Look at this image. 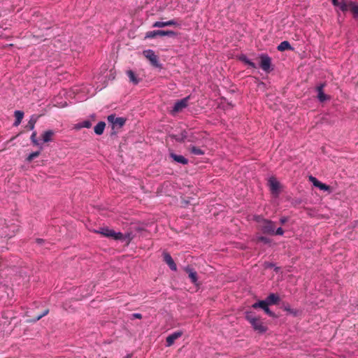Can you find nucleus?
I'll return each instance as SVG.
<instances>
[{
  "instance_id": "6",
  "label": "nucleus",
  "mask_w": 358,
  "mask_h": 358,
  "mask_svg": "<svg viewBox=\"0 0 358 358\" xmlns=\"http://www.w3.org/2000/svg\"><path fill=\"white\" fill-rule=\"evenodd\" d=\"M157 36H168L173 37V36H176V33L175 31H171V30H168V31L154 30V31H150L146 32L145 38H154Z\"/></svg>"
},
{
  "instance_id": "16",
  "label": "nucleus",
  "mask_w": 358,
  "mask_h": 358,
  "mask_svg": "<svg viewBox=\"0 0 358 358\" xmlns=\"http://www.w3.org/2000/svg\"><path fill=\"white\" fill-rule=\"evenodd\" d=\"M325 86V83H322L319 86L317 87V98L321 102H323L326 101L327 99H329V96H327L323 92V88Z\"/></svg>"
},
{
  "instance_id": "38",
  "label": "nucleus",
  "mask_w": 358,
  "mask_h": 358,
  "mask_svg": "<svg viewBox=\"0 0 358 358\" xmlns=\"http://www.w3.org/2000/svg\"><path fill=\"white\" fill-rule=\"evenodd\" d=\"M132 317H134V318H137V319H141L142 318V315L140 313H134L132 315Z\"/></svg>"
},
{
  "instance_id": "22",
  "label": "nucleus",
  "mask_w": 358,
  "mask_h": 358,
  "mask_svg": "<svg viewBox=\"0 0 358 358\" xmlns=\"http://www.w3.org/2000/svg\"><path fill=\"white\" fill-rule=\"evenodd\" d=\"M54 134L55 133L52 130L45 131L42 134V138H43V142L48 143V142L52 140V137L53 136Z\"/></svg>"
},
{
  "instance_id": "24",
  "label": "nucleus",
  "mask_w": 358,
  "mask_h": 358,
  "mask_svg": "<svg viewBox=\"0 0 358 358\" xmlns=\"http://www.w3.org/2000/svg\"><path fill=\"white\" fill-rule=\"evenodd\" d=\"M188 150L194 155H203L205 153L201 148L193 145H190Z\"/></svg>"
},
{
  "instance_id": "19",
  "label": "nucleus",
  "mask_w": 358,
  "mask_h": 358,
  "mask_svg": "<svg viewBox=\"0 0 358 358\" xmlns=\"http://www.w3.org/2000/svg\"><path fill=\"white\" fill-rule=\"evenodd\" d=\"M277 49L278 51L283 52L285 50H291L293 48L287 41H284L278 45Z\"/></svg>"
},
{
  "instance_id": "3",
  "label": "nucleus",
  "mask_w": 358,
  "mask_h": 358,
  "mask_svg": "<svg viewBox=\"0 0 358 358\" xmlns=\"http://www.w3.org/2000/svg\"><path fill=\"white\" fill-rule=\"evenodd\" d=\"M108 122L111 124L112 129L116 132L118 129L122 128L125 122L126 119L122 117H116L115 114H111L107 117Z\"/></svg>"
},
{
  "instance_id": "5",
  "label": "nucleus",
  "mask_w": 358,
  "mask_h": 358,
  "mask_svg": "<svg viewBox=\"0 0 358 358\" xmlns=\"http://www.w3.org/2000/svg\"><path fill=\"white\" fill-rule=\"evenodd\" d=\"M268 186L271 193L275 197H278L281 191V184L275 177L269 178L268 180Z\"/></svg>"
},
{
  "instance_id": "33",
  "label": "nucleus",
  "mask_w": 358,
  "mask_h": 358,
  "mask_svg": "<svg viewBox=\"0 0 358 358\" xmlns=\"http://www.w3.org/2000/svg\"><path fill=\"white\" fill-rule=\"evenodd\" d=\"M309 180L313 184V185L315 187H317L319 185V184L320 183V181H319L316 178L310 176L309 177Z\"/></svg>"
},
{
  "instance_id": "9",
  "label": "nucleus",
  "mask_w": 358,
  "mask_h": 358,
  "mask_svg": "<svg viewBox=\"0 0 358 358\" xmlns=\"http://www.w3.org/2000/svg\"><path fill=\"white\" fill-rule=\"evenodd\" d=\"M189 99V96H187L184 99H182L179 101H178L173 108V110H171V113L172 114H176V113H178L180 111H182L184 108H185L187 106H188V101Z\"/></svg>"
},
{
  "instance_id": "26",
  "label": "nucleus",
  "mask_w": 358,
  "mask_h": 358,
  "mask_svg": "<svg viewBox=\"0 0 358 358\" xmlns=\"http://www.w3.org/2000/svg\"><path fill=\"white\" fill-rule=\"evenodd\" d=\"M92 127V123L90 120H85L82 122H80L75 125V128L77 129H80L81 128H90Z\"/></svg>"
},
{
  "instance_id": "1",
  "label": "nucleus",
  "mask_w": 358,
  "mask_h": 358,
  "mask_svg": "<svg viewBox=\"0 0 358 358\" xmlns=\"http://www.w3.org/2000/svg\"><path fill=\"white\" fill-rule=\"evenodd\" d=\"M255 220L259 223V229L263 234L274 235L275 225L273 221L265 219L260 215L255 216Z\"/></svg>"
},
{
  "instance_id": "37",
  "label": "nucleus",
  "mask_w": 358,
  "mask_h": 358,
  "mask_svg": "<svg viewBox=\"0 0 358 358\" xmlns=\"http://www.w3.org/2000/svg\"><path fill=\"white\" fill-rule=\"evenodd\" d=\"M284 234V230L281 227H278L276 230H274V235L282 236Z\"/></svg>"
},
{
  "instance_id": "40",
  "label": "nucleus",
  "mask_w": 358,
  "mask_h": 358,
  "mask_svg": "<svg viewBox=\"0 0 358 358\" xmlns=\"http://www.w3.org/2000/svg\"><path fill=\"white\" fill-rule=\"evenodd\" d=\"M36 243L38 244H42L43 243H44L45 241L43 239H41V238H38V239H36Z\"/></svg>"
},
{
  "instance_id": "36",
  "label": "nucleus",
  "mask_w": 358,
  "mask_h": 358,
  "mask_svg": "<svg viewBox=\"0 0 358 358\" xmlns=\"http://www.w3.org/2000/svg\"><path fill=\"white\" fill-rule=\"evenodd\" d=\"M196 140V137L194 135L189 131V137L186 139V141L188 142H194Z\"/></svg>"
},
{
  "instance_id": "30",
  "label": "nucleus",
  "mask_w": 358,
  "mask_h": 358,
  "mask_svg": "<svg viewBox=\"0 0 358 358\" xmlns=\"http://www.w3.org/2000/svg\"><path fill=\"white\" fill-rule=\"evenodd\" d=\"M40 155V151H36V152H34L32 153H31L27 157V161L30 162H31L34 159L38 157V156Z\"/></svg>"
},
{
  "instance_id": "32",
  "label": "nucleus",
  "mask_w": 358,
  "mask_h": 358,
  "mask_svg": "<svg viewBox=\"0 0 358 358\" xmlns=\"http://www.w3.org/2000/svg\"><path fill=\"white\" fill-rule=\"evenodd\" d=\"M257 242H262L265 244H268L271 243L270 238L265 236H259L257 239Z\"/></svg>"
},
{
  "instance_id": "10",
  "label": "nucleus",
  "mask_w": 358,
  "mask_h": 358,
  "mask_svg": "<svg viewBox=\"0 0 358 358\" xmlns=\"http://www.w3.org/2000/svg\"><path fill=\"white\" fill-rule=\"evenodd\" d=\"M260 67L266 72L271 71V59L267 55L260 56Z\"/></svg>"
},
{
  "instance_id": "8",
  "label": "nucleus",
  "mask_w": 358,
  "mask_h": 358,
  "mask_svg": "<svg viewBox=\"0 0 358 358\" xmlns=\"http://www.w3.org/2000/svg\"><path fill=\"white\" fill-rule=\"evenodd\" d=\"M268 306L269 304L268 303V301L262 300L253 303L252 307L255 309L258 308H262L268 315L272 317H275V313L269 309Z\"/></svg>"
},
{
  "instance_id": "14",
  "label": "nucleus",
  "mask_w": 358,
  "mask_h": 358,
  "mask_svg": "<svg viewBox=\"0 0 358 358\" xmlns=\"http://www.w3.org/2000/svg\"><path fill=\"white\" fill-rule=\"evenodd\" d=\"M178 25L179 24L176 20H169L166 22H159V21L155 22L152 24V27L162 28V27H167V26H178Z\"/></svg>"
},
{
  "instance_id": "29",
  "label": "nucleus",
  "mask_w": 358,
  "mask_h": 358,
  "mask_svg": "<svg viewBox=\"0 0 358 358\" xmlns=\"http://www.w3.org/2000/svg\"><path fill=\"white\" fill-rule=\"evenodd\" d=\"M343 12H346L350 10L349 3L344 1L340 2V5L338 6Z\"/></svg>"
},
{
  "instance_id": "23",
  "label": "nucleus",
  "mask_w": 358,
  "mask_h": 358,
  "mask_svg": "<svg viewBox=\"0 0 358 358\" xmlns=\"http://www.w3.org/2000/svg\"><path fill=\"white\" fill-rule=\"evenodd\" d=\"M350 10L353 14L355 17L358 18V3L354 1L349 2Z\"/></svg>"
},
{
  "instance_id": "34",
  "label": "nucleus",
  "mask_w": 358,
  "mask_h": 358,
  "mask_svg": "<svg viewBox=\"0 0 358 358\" xmlns=\"http://www.w3.org/2000/svg\"><path fill=\"white\" fill-rule=\"evenodd\" d=\"M317 187L321 189V190H324V191H329L330 189V187L324 183H322L320 182V183L319 184V185L317 186Z\"/></svg>"
},
{
  "instance_id": "17",
  "label": "nucleus",
  "mask_w": 358,
  "mask_h": 358,
  "mask_svg": "<svg viewBox=\"0 0 358 358\" xmlns=\"http://www.w3.org/2000/svg\"><path fill=\"white\" fill-rule=\"evenodd\" d=\"M171 158H172L175 162L182 164H187L188 163V160L182 155H178L174 153L170 154Z\"/></svg>"
},
{
  "instance_id": "21",
  "label": "nucleus",
  "mask_w": 358,
  "mask_h": 358,
  "mask_svg": "<svg viewBox=\"0 0 358 358\" xmlns=\"http://www.w3.org/2000/svg\"><path fill=\"white\" fill-rule=\"evenodd\" d=\"M15 121L13 124L14 126H18L23 119L24 117V113L21 110H16L15 111Z\"/></svg>"
},
{
  "instance_id": "42",
  "label": "nucleus",
  "mask_w": 358,
  "mask_h": 358,
  "mask_svg": "<svg viewBox=\"0 0 358 358\" xmlns=\"http://www.w3.org/2000/svg\"><path fill=\"white\" fill-rule=\"evenodd\" d=\"M124 358H131V355H127Z\"/></svg>"
},
{
  "instance_id": "28",
  "label": "nucleus",
  "mask_w": 358,
  "mask_h": 358,
  "mask_svg": "<svg viewBox=\"0 0 358 358\" xmlns=\"http://www.w3.org/2000/svg\"><path fill=\"white\" fill-rule=\"evenodd\" d=\"M36 122V118L34 117V116H32L31 117V119L29 120V121L28 122V123L26 126V128H27L29 130L34 129Z\"/></svg>"
},
{
  "instance_id": "27",
  "label": "nucleus",
  "mask_w": 358,
  "mask_h": 358,
  "mask_svg": "<svg viewBox=\"0 0 358 358\" xmlns=\"http://www.w3.org/2000/svg\"><path fill=\"white\" fill-rule=\"evenodd\" d=\"M240 59L242 62H243L245 64H248L249 66H250L253 69L256 68L255 64L254 62H252V61H250V59H248L245 55H242L240 57Z\"/></svg>"
},
{
  "instance_id": "4",
  "label": "nucleus",
  "mask_w": 358,
  "mask_h": 358,
  "mask_svg": "<svg viewBox=\"0 0 358 358\" xmlns=\"http://www.w3.org/2000/svg\"><path fill=\"white\" fill-rule=\"evenodd\" d=\"M95 232L105 237L112 238L114 240H121L123 238V234L121 232L116 233L114 230L107 227L100 228L99 230L95 231Z\"/></svg>"
},
{
  "instance_id": "39",
  "label": "nucleus",
  "mask_w": 358,
  "mask_h": 358,
  "mask_svg": "<svg viewBox=\"0 0 358 358\" xmlns=\"http://www.w3.org/2000/svg\"><path fill=\"white\" fill-rule=\"evenodd\" d=\"M331 1L333 5L335 6L340 5V2L338 1V0H331Z\"/></svg>"
},
{
  "instance_id": "41",
  "label": "nucleus",
  "mask_w": 358,
  "mask_h": 358,
  "mask_svg": "<svg viewBox=\"0 0 358 358\" xmlns=\"http://www.w3.org/2000/svg\"><path fill=\"white\" fill-rule=\"evenodd\" d=\"M287 219L286 217H282L280 219V223L281 224H285L286 222H287Z\"/></svg>"
},
{
  "instance_id": "25",
  "label": "nucleus",
  "mask_w": 358,
  "mask_h": 358,
  "mask_svg": "<svg viewBox=\"0 0 358 358\" xmlns=\"http://www.w3.org/2000/svg\"><path fill=\"white\" fill-rule=\"evenodd\" d=\"M127 74L129 78L130 82L136 85L139 83V79L136 77L134 72L131 70H129L127 71Z\"/></svg>"
},
{
  "instance_id": "11",
  "label": "nucleus",
  "mask_w": 358,
  "mask_h": 358,
  "mask_svg": "<svg viewBox=\"0 0 358 358\" xmlns=\"http://www.w3.org/2000/svg\"><path fill=\"white\" fill-rule=\"evenodd\" d=\"M171 138L175 139L177 142L184 143L189 137V131L182 130L179 134H172L170 136Z\"/></svg>"
},
{
  "instance_id": "13",
  "label": "nucleus",
  "mask_w": 358,
  "mask_h": 358,
  "mask_svg": "<svg viewBox=\"0 0 358 358\" xmlns=\"http://www.w3.org/2000/svg\"><path fill=\"white\" fill-rule=\"evenodd\" d=\"M184 270L188 274V277L191 282L195 285H197L198 278L196 271L189 266L185 267Z\"/></svg>"
},
{
  "instance_id": "18",
  "label": "nucleus",
  "mask_w": 358,
  "mask_h": 358,
  "mask_svg": "<svg viewBox=\"0 0 358 358\" xmlns=\"http://www.w3.org/2000/svg\"><path fill=\"white\" fill-rule=\"evenodd\" d=\"M265 301H268L269 305L277 304L280 301V297L278 294L271 293L268 296Z\"/></svg>"
},
{
  "instance_id": "2",
  "label": "nucleus",
  "mask_w": 358,
  "mask_h": 358,
  "mask_svg": "<svg viewBox=\"0 0 358 358\" xmlns=\"http://www.w3.org/2000/svg\"><path fill=\"white\" fill-rule=\"evenodd\" d=\"M246 320L250 323L253 329L259 333H264L267 328L264 324L259 317L255 315L252 312H248L245 315Z\"/></svg>"
},
{
  "instance_id": "20",
  "label": "nucleus",
  "mask_w": 358,
  "mask_h": 358,
  "mask_svg": "<svg viewBox=\"0 0 358 358\" xmlns=\"http://www.w3.org/2000/svg\"><path fill=\"white\" fill-rule=\"evenodd\" d=\"M106 127L104 122H99L94 128V132L97 135H101L103 133Z\"/></svg>"
},
{
  "instance_id": "12",
  "label": "nucleus",
  "mask_w": 358,
  "mask_h": 358,
  "mask_svg": "<svg viewBox=\"0 0 358 358\" xmlns=\"http://www.w3.org/2000/svg\"><path fill=\"white\" fill-rule=\"evenodd\" d=\"M182 334H183L182 331H176V332L169 335L166 339V346L167 347L171 346L174 343L176 339H178V338L181 337Z\"/></svg>"
},
{
  "instance_id": "35",
  "label": "nucleus",
  "mask_w": 358,
  "mask_h": 358,
  "mask_svg": "<svg viewBox=\"0 0 358 358\" xmlns=\"http://www.w3.org/2000/svg\"><path fill=\"white\" fill-rule=\"evenodd\" d=\"M31 140L33 144H34L36 145H38V142L36 139V131L32 133V134L31 136Z\"/></svg>"
},
{
  "instance_id": "31",
  "label": "nucleus",
  "mask_w": 358,
  "mask_h": 358,
  "mask_svg": "<svg viewBox=\"0 0 358 358\" xmlns=\"http://www.w3.org/2000/svg\"><path fill=\"white\" fill-rule=\"evenodd\" d=\"M49 313V310L48 309H45L41 314L37 315L34 319H33L31 321L32 322H36L38 320H39L40 319H41L43 317L45 316L46 315H48Z\"/></svg>"
},
{
  "instance_id": "7",
  "label": "nucleus",
  "mask_w": 358,
  "mask_h": 358,
  "mask_svg": "<svg viewBox=\"0 0 358 358\" xmlns=\"http://www.w3.org/2000/svg\"><path fill=\"white\" fill-rule=\"evenodd\" d=\"M143 56L148 59L150 64L155 67L160 66L157 55H155L152 50H146L143 52Z\"/></svg>"
},
{
  "instance_id": "15",
  "label": "nucleus",
  "mask_w": 358,
  "mask_h": 358,
  "mask_svg": "<svg viewBox=\"0 0 358 358\" xmlns=\"http://www.w3.org/2000/svg\"><path fill=\"white\" fill-rule=\"evenodd\" d=\"M163 256L164 261L168 264L170 268L173 271H176L177 266L171 256L168 252H164Z\"/></svg>"
}]
</instances>
